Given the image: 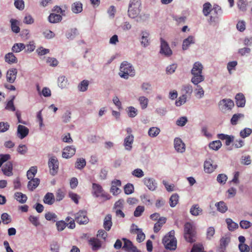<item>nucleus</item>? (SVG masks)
Listing matches in <instances>:
<instances>
[{
    "label": "nucleus",
    "instance_id": "obj_37",
    "mask_svg": "<svg viewBox=\"0 0 252 252\" xmlns=\"http://www.w3.org/2000/svg\"><path fill=\"white\" fill-rule=\"evenodd\" d=\"M212 5L210 2H206L203 5V13L205 16H208L212 11Z\"/></svg>",
    "mask_w": 252,
    "mask_h": 252
},
{
    "label": "nucleus",
    "instance_id": "obj_48",
    "mask_svg": "<svg viewBox=\"0 0 252 252\" xmlns=\"http://www.w3.org/2000/svg\"><path fill=\"white\" fill-rule=\"evenodd\" d=\"M88 86L89 81L88 80H84L79 84L78 88L79 91L81 92H85L87 90Z\"/></svg>",
    "mask_w": 252,
    "mask_h": 252
},
{
    "label": "nucleus",
    "instance_id": "obj_64",
    "mask_svg": "<svg viewBox=\"0 0 252 252\" xmlns=\"http://www.w3.org/2000/svg\"><path fill=\"white\" fill-rule=\"evenodd\" d=\"M36 51L37 54L39 56H40L45 55L49 53V52H50L49 49L44 48L42 47H40L39 48H38L36 49Z\"/></svg>",
    "mask_w": 252,
    "mask_h": 252
},
{
    "label": "nucleus",
    "instance_id": "obj_53",
    "mask_svg": "<svg viewBox=\"0 0 252 252\" xmlns=\"http://www.w3.org/2000/svg\"><path fill=\"white\" fill-rule=\"evenodd\" d=\"M139 101L142 109H144L147 108L148 103V99L145 96H140L139 98Z\"/></svg>",
    "mask_w": 252,
    "mask_h": 252
},
{
    "label": "nucleus",
    "instance_id": "obj_45",
    "mask_svg": "<svg viewBox=\"0 0 252 252\" xmlns=\"http://www.w3.org/2000/svg\"><path fill=\"white\" fill-rule=\"evenodd\" d=\"M226 222L228 225V228L230 231H233L238 227V224L233 222L231 219H227Z\"/></svg>",
    "mask_w": 252,
    "mask_h": 252
},
{
    "label": "nucleus",
    "instance_id": "obj_54",
    "mask_svg": "<svg viewBox=\"0 0 252 252\" xmlns=\"http://www.w3.org/2000/svg\"><path fill=\"white\" fill-rule=\"evenodd\" d=\"M182 91L185 93L186 95L187 94L190 95L192 92V87L190 85H185L183 86Z\"/></svg>",
    "mask_w": 252,
    "mask_h": 252
},
{
    "label": "nucleus",
    "instance_id": "obj_1",
    "mask_svg": "<svg viewBox=\"0 0 252 252\" xmlns=\"http://www.w3.org/2000/svg\"><path fill=\"white\" fill-rule=\"evenodd\" d=\"M203 67L199 62H195L191 71L193 75L191 82L194 85H197L199 83L204 80V76L202 75Z\"/></svg>",
    "mask_w": 252,
    "mask_h": 252
},
{
    "label": "nucleus",
    "instance_id": "obj_25",
    "mask_svg": "<svg viewBox=\"0 0 252 252\" xmlns=\"http://www.w3.org/2000/svg\"><path fill=\"white\" fill-rule=\"evenodd\" d=\"M134 136L132 134L127 136L124 140V146L127 150H130L132 148V144L133 142Z\"/></svg>",
    "mask_w": 252,
    "mask_h": 252
},
{
    "label": "nucleus",
    "instance_id": "obj_29",
    "mask_svg": "<svg viewBox=\"0 0 252 252\" xmlns=\"http://www.w3.org/2000/svg\"><path fill=\"white\" fill-rule=\"evenodd\" d=\"M14 198L21 203H24L27 200V196L26 194L21 192H16L14 194Z\"/></svg>",
    "mask_w": 252,
    "mask_h": 252
},
{
    "label": "nucleus",
    "instance_id": "obj_34",
    "mask_svg": "<svg viewBox=\"0 0 252 252\" xmlns=\"http://www.w3.org/2000/svg\"><path fill=\"white\" fill-rule=\"evenodd\" d=\"M71 10L73 13H80L82 10V4L79 1L75 2L72 4Z\"/></svg>",
    "mask_w": 252,
    "mask_h": 252
},
{
    "label": "nucleus",
    "instance_id": "obj_21",
    "mask_svg": "<svg viewBox=\"0 0 252 252\" xmlns=\"http://www.w3.org/2000/svg\"><path fill=\"white\" fill-rule=\"evenodd\" d=\"M112 225V215L107 214L104 218L103 227L106 231H109Z\"/></svg>",
    "mask_w": 252,
    "mask_h": 252
},
{
    "label": "nucleus",
    "instance_id": "obj_42",
    "mask_svg": "<svg viewBox=\"0 0 252 252\" xmlns=\"http://www.w3.org/2000/svg\"><path fill=\"white\" fill-rule=\"evenodd\" d=\"M160 131V130L159 128L157 127H152L149 129L148 135L151 137H155L159 134Z\"/></svg>",
    "mask_w": 252,
    "mask_h": 252
},
{
    "label": "nucleus",
    "instance_id": "obj_39",
    "mask_svg": "<svg viewBox=\"0 0 252 252\" xmlns=\"http://www.w3.org/2000/svg\"><path fill=\"white\" fill-rule=\"evenodd\" d=\"M68 81L64 76H62L58 78V86L62 89L65 88L68 85Z\"/></svg>",
    "mask_w": 252,
    "mask_h": 252
},
{
    "label": "nucleus",
    "instance_id": "obj_50",
    "mask_svg": "<svg viewBox=\"0 0 252 252\" xmlns=\"http://www.w3.org/2000/svg\"><path fill=\"white\" fill-rule=\"evenodd\" d=\"M134 187L131 184H127L124 187V191L126 194H130L133 192Z\"/></svg>",
    "mask_w": 252,
    "mask_h": 252
},
{
    "label": "nucleus",
    "instance_id": "obj_51",
    "mask_svg": "<svg viewBox=\"0 0 252 252\" xmlns=\"http://www.w3.org/2000/svg\"><path fill=\"white\" fill-rule=\"evenodd\" d=\"M252 132V129L250 128H245L240 132V135L241 137L245 138L249 136Z\"/></svg>",
    "mask_w": 252,
    "mask_h": 252
},
{
    "label": "nucleus",
    "instance_id": "obj_47",
    "mask_svg": "<svg viewBox=\"0 0 252 252\" xmlns=\"http://www.w3.org/2000/svg\"><path fill=\"white\" fill-rule=\"evenodd\" d=\"M149 33L146 32H142V36L141 37V43L144 47L148 46L149 44V40L148 39Z\"/></svg>",
    "mask_w": 252,
    "mask_h": 252
},
{
    "label": "nucleus",
    "instance_id": "obj_56",
    "mask_svg": "<svg viewBox=\"0 0 252 252\" xmlns=\"http://www.w3.org/2000/svg\"><path fill=\"white\" fill-rule=\"evenodd\" d=\"M124 201L123 199H119L115 203L113 210L123 209L124 208Z\"/></svg>",
    "mask_w": 252,
    "mask_h": 252
},
{
    "label": "nucleus",
    "instance_id": "obj_5",
    "mask_svg": "<svg viewBox=\"0 0 252 252\" xmlns=\"http://www.w3.org/2000/svg\"><path fill=\"white\" fill-rule=\"evenodd\" d=\"M196 231L192 224L189 222H186L184 225V237L186 240L189 243L195 241Z\"/></svg>",
    "mask_w": 252,
    "mask_h": 252
},
{
    "label": "nucleus",
    "instance_id": "obj_30",
    "mask_svg": "<svg viewBox=\"0 0 252 252\" xmlns=\"http://www.w3.org/2000/svg\"><path fill=\"white\" fill-rule=\"evenodd\" d=\"M194 43V37L192 36H189L188 38L183 40L182 44L183 50H187L191 44Z\"/></svg>",
    "mask_w": 252,
    "mask_h": 252
},
{
    "label": "nucleus",
    "instance_id": "obj_61",
    "mask_svg": "<svg viewBox=\"0 0 252 252\" xmlns=\"http://www.w3.org/2000/svg\"><path fill=\"white\" fill-rule=\"evenodd\" d=\"M123 240L124 241V245L123 247V249L128 251L133 245L132 242L126 238H123Z\"/></svg>",
    "mask_w": 252,
    "mask_h": 252
},
{
    "label": "nucleus",
    "instance_id": "obj_36",
    "mask_svg": "<svg viewBox=\"0 0 252 252\" xmlns=\"http://www.w3.org/2000/svg\"><path fill=\"white\" fill-rule=\"evenodd\" d=\"M215 206L217 208L218 211L222 213H225L228 209L226 203L222 201L216 203Z\"/></svg>",
    "mask_w": 252,
    "mask_h": 252
},
{
    "label": "nucleus",
    "instance_id": "obj_41",
    "mask_svg": "<svg viewBox=\"0 0 252 252\" xmlns=\"http://www.w3.org/2000/svg\"><path fill=\"white\" fill-rule=\"evenodd\" d=\"M37 168L36 166H32L27 171V176L29 180L34 178L37 173Z\"/></svg>",
    "mask_w": 252,
    "mask_h": 252
},
{
    "label": "nucleus",
    "instance_id": "obj_57",
    "mask_svg": "<svg viewBox=\"0 0 252 252\" xmlns=\"http://www.w3.org/2000/svg\"><path fill=\"white\" fill-rule=\"evenodd\" d=\"M244 115L242 114H236L233 115L231 119V123L232 125H236L239 119L244 117Z\"/></svg>",
    "mask_w": 252,
    "mask_h": 252
},
{
    "label": "nucleus",
    "instance_id": "obj_35",
    "mask_svg": "<svg viewBox=\"0 0 252 252\" xmlns=\"http://www.w3.org/2000/svg\"><path fill=\"white\" fill-rule=\"evenodd\" d=\"M140 12V8L132 7L128 8V15L129 17L134 18L137 16Z\"/></svg>",
    "mask_w": 252,
    "mask_h": 252
},
{
    "label": "nucleus",
    "instance_id": "obj_3",
    "mask_svg": "<svg viewBox=\"0 0 252 252\" xmlns=\"http://www.w3.org/2000/svg\"><path fill=\"white\" fill-rule=\"evenodd\" d=\"M92 194L95 197H101L103 201L108 200L111 198L110 195L104 191L102 186L96 183L92 184Z\"/></svg>",
    "mask_w": 252,
    "mask_h": 252
},
{
    "label": "nucleus",
    "instance_id": "obj_8",
    "mask_svg": "<svg viewBox=\"0 0 252 252\" xmlns=\"http://www.w3.org/2000/svg\"><path fill=\"white\" fill-rule=\"evenodd\" d=\"M75 220L80 224H86L89 221V219L87 216V212L80 211L76 214Z\"/></svg>",
    "mask_w": 252,
    "mask_h": 252
},
{
    "label": "nucleus",
    "instance_id": "obj_55",
    "mask_svg": "<svg viewBox=\"0 0 252 252\" xmlns=\"http://www.w3.org/2000/svg\"><path fill=\"white\" fill-rule=\"evenodd\" d=\"M127 114L129 117L133 118L137 114V110L133 107L130 106L127 108Z\"/></svg>",
    "mask_w": 252,
    "mask_h": 252
},
{
    "label": "nucleus",
    "instance_id": "obj_60",
    "mask_svg": "<svg viewBox=\"0 0 252 252\" xmlns=\"http://www.w3.org/2000/svg\"><path fill=\"white\" fill-rule=\"evenodd\" d=\"M187 100V95L183 94L177 100H176L175 104L177 106H180L184 104Z\"/></svg>",
    "mask_w": 252,
    "mask_h": 252
},
{
    "label": "nucleus",
    "instance_id": "obj_49",
    "mask_svg": "<svg viewBox=\"0 0 252 252\" xmlns=\"http://www.w3.org/2000/svg\"><path fill=\"white\" fill-rule=\"evenodd\" d=\"M237 4L240 10L244 12L247 10L246 0H239Z\"/></svg>",
    "mask_w": 252,
    "mask_h": 252
},
{
    "label": "nucleus",
    "instance_id": "obj_58",
    "mask_svg": "<svg viewBox=\"0 0 252 252\" xmlns=\"http://www.w3.org/2000/svg\"><path fill=\"white\" fill-rule=\"evenodd\" d=\"M64 195L65 193L62 189H58L56 194V200L58 201L62 200L64 198Z\"/></svg>",
    "mask_w": 252,
    "mask_h": 252
},
{
    "label": "nucleus",
    "instance_id": "obj_24",
    "mask_svg": "<svg viewBox=\"0 0 252 252\" xmlns=\"http://www.w3.org/2000/svg\"><path fill=\"white\" fill-rule=\"evenodd\" d=\"M89 243L92 246L93 251H97L101 247L100 241L95 238H91L89 241Z\"/></svg>",
    "mask_w": 252,
    "mask_h": 252
},
{
    "label": "nucleus",
    "instance_id": "obj_11",
    "mask_svg": "<svg viewBox=\"0 0 252 252\" xmlns=\"http://www.w3.org/2000/svg\"><path fill=\"white\" fill-rule=\"evenodd\" d=\"M122 185L121 181L119 180L115 179L112 181L111 187L110 191L114 196L117 195L121 192V190L119 188Z\"/></svg>",
    "mask_w": 252,
    "mask_h": 252
},
{
    "label": "nucleus",
    "instance_id": "obj_4",
    "mask_svg": "<svg viewBox=\"0 0 252 252\" xmlns=\"http://www.w3.org/2000/svg\"><path fill=\"white\" fill-rule=\"evenodd\" d=\"M135 70L132 65L127 62H123L120 66L119 75L126 79L135 75Z\"/></svg>",
    "mask_w": 252,
    "mask_h": 252
},
{
    "label": "nucleus",
    "instance_id": "obj_19",
    "mask_svg": "<svg viewBox=\"0 0 252 252\" xmlns=\"http://www.w3.org/2000/svg\"><path fill=\"white\" fill-rule=\"evenodd\" d=\"M29 133V129L24 126L19 125L17 128V135L20 139H23Z\"/></svg>",
    "mask_w": 252,
    "mask_h": 252
},
{
    "label": "nucleus",
    "instance_id": "obj_59",
    "mask_svg": "<svg viewBox=\"0 0 252 252\" xmlns=\"http://www.w3.org/2000/svg\"><path fill=\"white\" fill-rule=\"evenodd\" d=\"M1 219L2 222L4 224H6L10 223L11 221V218H10L9 215L6 213H3L1 215Z\"/></svg>",
    "mask_w": 252,
    "mask_h": 252
},
{
    "label": "nucleus",
    "instance_id": "obj_18",
    "mask_svg": "<svg viewBox=\"0 0 252 252\" xmlns=\"http://www.w3.org/2000/svg\"><path fill=\"white\" fill-rule=\"evenodd\" d=\"M216 164H213V161L211 160H207L204 162V168L205 172L208 173H212L217 168Z\"/></svg>",
    "mask_w": 252,
    "mask_h": 252
},
{
    "label": "nucleus",
    "instance_id": "obj_15",
    "mask_svg": "<svg viewBox=\"0 0 252 252\" xmlns=\"http://www.w3.org/2000/svg\"><path fill=\"white\" fill-rule=\"evenodd\" d=\"M1 170L3 174L7 176L13 175V164L11 161L6 162L2 167Z\"/></svg>",
    "mask_w": 252,
    "mask_h": 252
},
{
    "label": "nucleus",
    "instance_id": "obj_44",
    "mask_svg": "<svg viewBox=\"0 0 252 252\" xmlns=\"http://www.w3.org/2000/svg\"><path fill=\"white\" fill-rule=\"evenodd\" d=\"M86 164V160L83 158H77L75 162V167L78 169H83Z\"/></svg>",
    "mask_w": 252,
    "mask_h": 252
},
{
    "label": "nucleus",
    "instance_id": "obj_62",
    "mask_svg": "<svg viewBox=\"0 0 252 252\" xmlns=\"http://www.w3.org/2000/svg\"><path fill=\"white\" fill-rule=\"evenodd\" d=\"M141 5L140 0H130L128 8L137 7L140 8Z\"/></svg>",
    "mask_w": 252,
    "mask_h": 252
},
{
    "label": "nucleus",
    "instance_id": "obj_22",
    "mask_svg": "<svg viewBox=\"0 0 252 252\" xmlns=\"http://www.w3.org/2000/svg\"><path fill=\"white\" fill-rule=\"evenodd\" d=\"M166 218L165 217H160L158 219V221L155 224L154 226V231L155 233H158L164 224L166 223Z\"/></svg>",
    "mask_w": 252,
    "mask_h": 252
},
{
    "label": "nucleus",
    "instance_id": "obj_16",
    "mask_svg": "<svg viewBox=\"0 0 252 252\" xmlns=\"http://www.w3.org/2000/svg\"><path fill=\"white\" fill-rule=\"evenodd\" d=\"M143 181L144 185H146L150 190L154 191L156 189L157 187V183L154 179L145 178Z\"/></svg>",
    "mask_w": 252,
    "mask_h": 252
},
{
    "label": "nucleus",
    "instance_id": "obj_10",
    "mask_svg": "<svg viewBox=\"0 0 252 252\" xmlns=\"http://www.w3.org/2000/svg\"><path fill=\"white\" fill-rule=\"evenodd\" d=\"M160 53L166 56H170L172 54V51L168 44L162 38H160Z\"/></svg>",
    "mask_w": 252,
    "mask_h": 252
},
{
    "label": "nucleus",
    "instance_id": "obj_12",
    "mask_svg": "<svg viewBox=\"0 0 252 252\" xmlns=\"http://www.w3.org/2000/svg\"><path fill=\"white\" fill-rule=\"evenodd\" d=\"M17 70L16 68H10L6 73V80L9 83H13L15 81L17 77Z\"/></svg>",
    "mask_w": 252,
    "mask_h": 252
},
{
    "label": "nucleus",
    "instance_id": "obj_6",
    "mask_svg": "<svg viewBox=\"0 0 252 252\" xmlns=\"http://www.w3.org/2000/svg\"><path fill=\"white\" fill-rule=\"evenodd\" d=\"M75 220L72 218L67 217L66 218L65 221L60 220L56 222V225L58 231H63L66 226L70 229H73L75 227Z\"/></svg>",
    "mask_w": 252,
    "mask_h": 252
},
{
    "label": "nucleus",
    "instance_id": "obj_32",
    "mask_svg": "<svg viewBox=\"0 0 252 252\" xmlns=\"http://www.w3.org/2000/svg\"><path fill=\"white\" fill-rule=\"evenodd\" d=\"M62 17L60 14L51 13L48 17V20L51 23H56L61 21Z\"/></svg>",
    "mask_w": 252,
    "mask_h": 252
},
{
    "label": "nucleus",
    "instance_id": "obj_63",
    "mask_svg": "<svg viewBox=\"0 0 252 252\" xmlns=\"http://www.w3.org/2000/svg\"><path fill=\"white\" fill-rule=\"evenodd\" d=\"M144 211V207L142 206H137L134 212V216L136 217L140 216Z\"/></svg>",
    "mask_w": 252,
    "mask_h": 252
},
{
    "label": "nucleus",
    "instance_id": "obj_14",
    "mask_svg": "<svg viewBox=\"0 0 252 252\" xmlns=\"http://www.w3.org/2000/svg\"><path fill=\"white\" fill-rule=\"evenodd\" d=\"M174 147L178 152L182 153L185 151V144L179 138L174 139Z\"/></svg>",
    "mask_w": 252,
    "mask_h": 252
},
{
    "label": "nucleus",
    "instance_id": "obj_43",
    "mask_svg": "<svg viewBox=\"0 0 252 252\" xmlns=\"http://www.w3.org/2000/svg\"><path fill=\"white\" fill-rule=\"evenodd\" d=\"M221 145L220 141L216 140L211 142L209 145V147L211 149L217 151L221 147Z\"/></svg>",
    "mask_w": 252,
    "mask_h": 252
},
{
    "label": "nucleus",
    "instance_id": "obj_52",
    "mask_svg": "<svg viewBox=\"0 0 252 252\" xmlns=\"http://www.w3.org/2000/svg\"><path fill=\"white\" fill-rule=\"evenodd\" d=\"M45 218L47 220H52L54 222L56 221L57 219V215L54 213L50 212H48L46 213L45 215Z\"/></svg>",
    "mask_w": 252,
    "mask_h": 252
},
{
    "label": "nucleus",
    "instance_id": "obj_23",
    "mask_svg": "<svg viewBox=\"0 0 252 252\" xmlns=\"http://www.w3.org/2000/svg\"><path fill=\"white\" fill-rule=\"evenodd\" d=\"M236 104L238 107H244L246 103L245 97L242 93H238L235 96Z\"/></svg>",
    "mask_w": 252,
    "mask_h": 252
},
{
    "label": "nucleus",
    "instance_id": "obj_46",
    "mask_svg": "<svg viewBox=\"0 0 252 252\" xmlns=\"http://www.w3.org/2000/svg\"><path fill=\"white\" fill-rule=\"evenodd\" d=\"M10 23L12 31L15 33L19 32L20 29L18 25L17 21L14 19H11Z\"/></svg>",
    "mask_w": 252,
    "mask_h": 252
},
{
    "label": "nucleus",
    "instance_id": "obj_20",
    "mask_svg": "<svg viewBox=\"0 0 252 252\" xmlns=\"http://www.w3.org/2000/svg\"><path fill=\"white\" fill-rule=\"evenodd\" d=\"M221 11L220 7L217 4L214 5L213 8H212V14L213 15H211L210 17V19L209 21L210 22H214L215 20L218 18V15L219 13H220Z\"/></svg>",
    "mask_w": 252,
    "mask_h": 252
},
{
    "label": "nucleus",
    "instance_id": "obj_33",
    "mask_svg": "<svg viewBox=\"0 0 252 252\" xmlns=\"http://www.w3.org/2000/svg\"><path fill=\"white\" fill-rule=\"evenodd\" d=\"M5 61L8 63H16L17 59L13 53H8L5 55Z\"/></svg>",
    "mask_w": 252,
    "mask_h": 252
},
{
    "label": "nucleus",
    "instance_id": "obj_40",
    "mask_svg": "<svg viewBox=\"0 0 252 252\" xmlns=\"http://www.w3.org/2000/svg\"><path fill=\"white\" fill-rule=\"evenodd\" d=\"M179 195L177 193L172 194L169 199V204L171 207H174L178 203Z\"/></svg>",
    "mask_w": 252,
    "mask_h": 252
},
{
    "label": "nucleus",
    "instance_id": "obj_28",
    "mask_svg": "<svg viewBox=\"0 0 252 252\" xmlns=\"http://www.w3.org/2000/svg\"><path fill=\"white\" fill-rule=\"evenodd\" d=\"M55 197L52 193L48 192L44 197L43 202L48 205H52L55 202Z\"/></svg>",
    "mask_w": 252,
    "mask_h": 252
},
{
    "label": "nucleus",
    "instance_id": "obj_38",
    "mask_svg": "<svg viewBox=\"0 0 252 252\" xmlns=\"http://www.w3.org/2000/svg\"><path fill=\"white\" fill-rule=\"evenodd\" d=\"M25 48L26 46L24 43H15L12 47V51L14 53H19Z\"/></svg>",
    "mask_w": 252,
    "mask_h": 252
},
{
    "label": "nucleus",
    "instance_id": "obj_2",
    "mask_svg": "<svg viewBox=\"0 0 252 252\" xmlns=\"http://www.w3.org/2000/svg\"><path fill=\"white\" fill-rule=\"evenodd\" d=\"M162 243L167 250L174 251L177 248V240L175 237L174 230H171L166 234L162 239Z\"/></svg>",
    "mask_w": 252,
    "mask_h": 252
},
{
    "label": "nucleus",
    "instance_id": "obj_13",
    "mask_svg": "<svg viewBox=\"0 0 252 252\" xmlns=\"http://www.w3.org/2000/svg\"><path fill=\"white\" fill-rule=\"evenodd\" d=\"M76 149L72 146H67L63 149L62 156L63 158H68L72 157L75 154Z\"/></svg>",
    "mask_w": 252,
    "mask_h": 252
},
{
    "label": "nucleus",
    "instance_id": "obj_9",
    "mask_svg": "<svg viewBox=\"0 0 252 252\" xmlns=\"http://www.w3.org/2000/svg\"><path fill=\"white\" fill-rule=\"evenodd\" d=\"M234 105L233 101L230 99H223L219 102V107L222 111L230 110Z\"/></svg>",
    "mask_w": 252,
    "mask_h": 252
},
{
    "label": "nucleus",
    "instance_id": "obj_26",
    "mask_svg": "<svg viewBox=\"0 0 252 252\" xmlns=\"http://www.w3.org/2000/svg\"><path fill=\"white\" fill-rule=\"evenodd\" d=\"M131 232L136 233L137 234L136 240L137 242L140 243L144 241L145 238V235L144 233L142 232L141 229L139 228H132L131 229Z\"/></svg>",
    "mask_w": 252,
    "mask_h": 252
},
{
    "label": "nucleus",
    "instance_id": "obj_7",
    "mask_svg": "<svg viewBox=\"0 0 252 252\" xmlns=\"http://www.w3.org/2000/svg\"><path fill=\"white\" fill-rule=\"evenodd\" d=\"M48 166L50 168V173L51 175H55L59 169V161L55 157H51L48 162Z\"/></svg>",
    "mask_w": 252,
    "mask_h": 252
},
{
    "label": "nucleus",
    "instance_id": "obj_27",
    "mask_svg": "<svg viewBox=\"0 0 252 252\" xmlns=\"http://www.w3.org/2000/svg\"><path fill=\"white\" fill-rule=\"evenodd\" d=\"M40 180L38 178L31 179L28 184V188L30 190L32 191L39 185Z\"/></svg>",
    "mask_w": 252,
    "mask_h": 252
},
{
    "label": "nucleus",
    "instance_id": "obj_17",
    "mask_svg": "<svg viewBox=\"0 0 252 252\" xmlns=\"http://www.w3.org/2000/svg\"><path fill=\"white\" fill-rule=\"evenodd\" d=\"M229 242L230 239L228 237H222L220 240V246L217 250L218 252H225L226 248Z\"/></svg>",
    "mask_w": 252,
    "mask_h": 252
},
{
    "label": "nucleus",
    "instance_id": "obj_31",
    "mask_svg": "<svg viewBox=\"0 0 252 252\" xmlns=\"http://www.w3.org/2000/svg\"><path fill=\"white\" fill-rule=\"evenodd\" d=\"M190 214L194 216L200 215L202 213V209L198 204L193 205L190 209Z\"/></svg>",
    "mask_w": 252,
    "mask_h": 252
}]
</instances>
